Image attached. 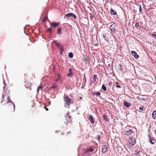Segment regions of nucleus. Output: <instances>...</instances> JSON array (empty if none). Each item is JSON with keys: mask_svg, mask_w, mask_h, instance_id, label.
I'll list each match as a JSON object with an SVG mask.
<instances>
[{"mask_svg": "<svg viewBox=\"0 0 156 156\" xmlns=\"http://www.w3.org/2000/svg\"><path fill=\"white\" fill-rule=\"evenodd\" d=\"M57 34H58L60 35L62 34V30L61 27H59L58 28V31L57 32Z\"/></svg>", "mask_w": 156, "mask_h": 156, "instance_id": "aec40b11", "label": "nucleus"}, {"mask_svg": "<svg viewBox=\"0 0 156 156\" xmlns=\"http://www.w3.org/2000/svg\"><path fill=\"white\" fill-rule=\"evenodd\" d=\"M116 25L115 23H113L110 26V30L112 32H115L116 29L115 28Z\"/></svg>", "mask_w": 156, "mask_h": 156, "instance_id": "6e6552de", "label": "nucleus"}, {"mask_svg": "<svg viewBox=\"0 0 156 156\" xmlns=\"http://www.w3.org/2000/svg\"><path fill=\"white\" fill-rule=\"evenodd\" d=\"M94 94L96 95L97 96H100L101 95V93L99 92H98Z\"/></svg>", "mask_w": 156, "mask_h": 156, "instance_id": "bb28decb", "label": "nucleus"}, {"mask_svg": "<svg viewBox=\"0 0 156 156\" xmlns=\"http://www.w3.org/2000/svg\"><path fill=\"white\" fill-rule=\"evenodd\" d=\"M152 116L154 119H156V111H154L152 114Z\"/></svg>", "mask_w": 156, "mask_h": 156, "instance_id": "dca6fc26", "label": "nucleus"}, {"mask_svg": "<svg viewBox=\"0 0 156 156\" xmlns=\"http://www.w3.org/2000/svg\"><path fill=\"white\" fill-rule=\"evenodd\" d=\"M133 132V131L131 129H129L128 131L125 132L124 134L125 136H128L132 134Z\"/></svg>", "mask_w": 156, "mask_h": 156, "instance_id": "1a4fd4ad", "label": "nucleus"}, {"mask_svg": "<svg viewBox=\"0 0 156 156\" xmlns=\"http://www.w3.org/2000/svg\"><path fill=\"white\" fill-rule=\"evenodd\" d=\"M151 139L152 140L154 141L155 142V140H154V138L153 137H152V138L151 137Z\"/></svg>", "mask_w": 156, "mask_h": 156, "instance_id": "58836bf2", "label": "nucleus"}, {"mask_svg": "<svg viewBox=\"0 0 156 156\" xmlns=\"http://www.w3.org/2000/svg\"><path fill=\"white\" fill-rule=\"evenodd\" d=\"M112 84V83L111 82H110V83H109V84H108V85L109 86H110Z\"/></svg>", "mask_w": 156, "mask_h": 156, "instance_id": "a19ab883", "label": "nucleus"}, {"mask_svg": "<svg viewBox=\"0 0 156 156\" xmlns=\"http://www.w3.org/2000/svg\"><path fill=\"white\" fill-rule=\"evenodd\" d=\"M97 78V75L96 74H94L93 76L94 80L95 81L96 80Z\"/></svg>", "mask_w": 156, "mask_h": 156, "instance_id": "cd10ccee", "label": "nucleus"}, {"mask_svg": "<svg viewBox=\"0 0 156 156\" xmlns=\"http://www.w3.org/2000/svg\"><path fill=\"white\" fill-rule=\"evenodd\" d=\"M89 120H90V122L92 124H94V121L93 118V116L91 115H90L89 116Z\"/></svg>", "mask_w": 156, "mask_h": 156, "instance_id": "ddd939ff", "label": "nucleus"}, {"mask_svg": "<svg viewBox=\"0 0 156 156\" xmlns=\"http://www.w3.org/2000/svg\"><path fill=\"white\" fill-rule=\"evenodd\" d=\"M131 52L132 55L136 59H137L139 57V55L137 54L136 52L134 51H131Z\"/></svg>", "mask_w": 156, "mask_h": 156, "instance_id": "9d476101", "label": "nucleus"}, {"mask_svg": "<svg viewBox=\"0 0 156 156\" xmlns=\"http://www.w3.org/2000/svg\"><path fill=\"white\" fill-rule=\"evenodd\" d=\"M154 133H155L156 135V129H155V130H154Z\"/></svg>", "mask_w": 156, "mask_h": 156, "instance_id": "79ce46f5", "label": "nucleus"}, {"mask_svg": "<svg viewBox=\"0 0 156 156\" xmlns=\"http://www.w3.org/2000/svg\"><path fill=\"white\" fill-rule=\"evenodd\" d=\"M139 11L140 12H141L142 10L141 9V6L140 5H139Z\"/></svg>", "mask_w": 156, "mask_h": 156, "instance_id": "473e14b6", "label": "nucleus"}, {"mask_svg": "<svg viewBox=\"0 0 156 156\" xmlns=\"http://www.w3.org/2000/svg\"><path fill=\"white\" fill-rule=\"evenodd\" d=\"M66 119L67 121L66 122V124L69 122H71L72 121L71 116L69 115L68 113H67L65 116Z\"/></svg>", "mask_w": 156, "mask_h": 156, "instance_id": "39448f33", "label": "nucleus"}, {"mask_svg": "<svg viewBox=\"0 0 156 156\" xmlns=\"http://www.w3.org/2000/svg\"><path fill=\"white\" fill-rule=\"evenodd\" d=\"M89 152H92L94 151V149L92 148H90L88 149Z\"/></svg>", "mask_w": 156, "mask_h": 156, "instance_id": "7c9ffc66", "label": "nucleus"}, {"mask_svg": "<svg viewBox=\"0 0 156 156\" xmlns=\"http://www.w3.org/2000/svg\"><path fill=\"white\" fill-rule=\"evenodd\" d=\"M148 136V137H149V142L151 144H154V142H153L152 140H151V137H150L149 136Z\"/></svg>", "mask_w": 156, "mask_h": 156, "instance_id": "412c9836", "label": "nucleus"}, {"mask_svg": "<svg viewBox=\"0 0 156 156\" xmlns=\"http://www.w3.org/2000/svg\"><path fill=\"white\" fill-rule=\"evenodd\" d=\"M52 43L55 44V45L58 47L60 50V54H62L63 51V48L62 44H59L58 42L54 41Z\"/></svg>", "mask_w": 156, "mask_h": 156, "instance_id": "7ed1b4c3", "label": "nucleus"}, {"mask_svg": "<svg viewBox=\"0 0 156 156\" xmlns=\"http://www.w3.org/2000/svg\"><path fill=\"white\" fill-rule=\"evenodd\" d=\"M47 31L51 33L52 31V30L51 28H49V29L47 30Z\"/></svg>", "mask_w": 156, "mask_h": 156, "instance_id": "2f4dec72", "label": "nucleus"}, {"mask_svg": "<svg viewBox=\"0 0 156 156\" xmlns=\"http://www.w3.org/2000/svg\"><path fill=\"white\" fill-rule=\"evenodd\" d=\"M137 98L139 100H140L144 101L145 100V99L144 98L142 97H139V96Z\"/></svg>", "mask_w": 156, "mask_h": 156, "instance_id": "393cba45", "label": "nucleus"}, {"mask_svg": "<svg viewBox=\"0 0 156 156\" xmlns=\"http://www.w3.org/2000/svg\"><path fill=\"white\" fill-rule=\"evenodd\" d=\"M102 117L106 121H108V119L107 115L105 114H104L103 116Z\"/></svg>", "mask_w": 156, "mask_h": 156, "instance_id": "f3484780", "label": "nucleus"}, {"mask_svg": "<svg viewBox=\"0 0 156 156\" xmlns=\"http://www.w3.org/2000/svg\"><path fill=\"white\" fill-rule=\"evenodd\" d=\"M103 37H104V39H105L106 38L105 37V35H104Z\"/></svg>", "mask_w": 156, "mask_h": 156, "instance_id": "c03bdc74", "label": "nucleus"}, {"mask_svg": "<svg viewBox=\"0 0 156 156\" xmlns=\"http://www.w3.org/2000/svg\"><path fill=\"white\" fill-rule=\"evenodd\" d=\"M101 88L103 89V90L105 91H106V87L105 86V85L104 84L102 85V86Z\"/></svg>", "mask_w": 156, "mask_h": 156, "instance_id": "4be33fe9", "label": "nucleus"}, {"mask_svg": "<svg viewBox=\"0 0 156 156\" xmlns=\"http://www.w3.org/2000/svg\"><path fill=\"white\" fill-rule=\"evenodd\" d=\"M46 19V18L45 17H44V19H43L42 20V21L43 22H44V20Z\"/></svg>", "mask_w": 156, "mask_h": 156, "instance_id": "4c0bfd02", "label": "nucleus"}, {"mask_svg": "<svg viewBox=\"0 0 156 156\" xmlns=\"http://www.w3.org/2000/svg\"><path fill=\"white\" fill-rule=\"evenodd\" d=\"M89 152V151L88 149H86V150H85V153H88Z\"/></svg>", "mask_w": 156, "mask_h": 156, "instance_id": "c9c22d12", "label": "nucleus"}, {"mask_svg": "<svg viewBox=\"0 0 156 156\" xmlns=\"http://www.w3.org/2000/svg\"><path fill=\"white\" fill-rule=\"evenodd\" d=\"M139 109L140 110H141V111H144V107L143 106L142 107H140L139 108Z\"/></svg>", "mask_w": 156, "mask_h": 156, "instance_id": "c85d7f7f", "label": "nucleus"}, {"mask_svg": "<svg viewBox=\"0 0 156 156\" xmlns=\"http://www.w3.org/2000/svg\"><path fill=\"white\" fill-rule=\"evenodd\" d=\"M42 88V87L41 86H39L38 87L37 89V92H39L40 90Z\"/></svg>", "mask_w": 156, "mask_h": 156, "instance_id": "a878e982", "label": "nucleus"}, {"mask_svg": "<svg viewBox=\"0 0 156 156\" xmlns=\"http://www.w3.org/2000/svg\"><path fill=\"white\" fill-rule=\"evenodd\" d=\"M151 35L153 37H156V34H152Z\"/></svg>", "mask_w": 156, "mask_h": 156, "instance_id": "e433bc0d", "label": "nucleus"}, {"mask_svg": "<svg viewBox=\"0 0 156 156\" xmlns=\"http://www.w3.org/2000/svg\"><path fill=\"white\" fill-rule=\"evenodd\" d=\"M103 0V1H105V0Z\"/></svg>", "mask_w": 156, "mask_h": 156, "instance_id": "49530a36", "label": "nucleus"}, {"mask_svg": "<svg viewBox=\"0 0 156 156\" xmlns=\"http://www.w3.org/2000/svg\"><path fill=\"white\" fill-rule=\"evenodd\" d=\"M139 151L136 150L134 151L133 154L135 155H137L139 153Z\"/></svg>", "mask_w": 156, "mask_h": 156, "instance_id": "5701e85b", "label": "nucleus"}, {"mask_svg": "<svg viewBox=\"0 0 156 156\" xmlns=\"http://www.w3.org/2000/svg\"><path fill=\"white\" fill-rule=\"evenodd\" d=\"M3 100H2V101L1 102V103H2V102H3Z\"/></svg>", "mask_w": 156, "mask_h": 156, "instance_id": "a18cd8bd", "label": "nucleus"}, {"mask_svg": "<svg viewBox=\"0 0 156 156\" xmlns=\"http://www.w3.org/2000/svg\"><path fill=\"white\" fill-rule=\"evenodd\" d=\"M44 108H45V109H46V111H48V108H46L45 106L44 107Z\"/></svg>", "mask_w": 156, "mask_h": 156, "instance_id": "ea45409f", "label": "nucleus"}, {"mask_svg": "<svg viewBox=\"0 0 156 156\" xmlns=\"http://www.w3.org/2000/svg\"><path fill=\"white\" fill-rule=\"evenodd\" d=\"M69 56L70 58H72L73 57V53L71 52H70L69 53Z\"/></svg>", "mask_w": 156, "mask_h": 156, "instance_id": "b1692460", "label": "nucleus"}, {"mask_svg": "<svg viewBox=\"0 0 156 156\" xmlns=\"http://www.w3.org/2000/svg\"><path fill=\"white\" fill-rule=\"evenodd\" d=\"M65 16L67 18H68L70 16L73 17L74 19H76V15L72 13H69L66 14Z\"/></svg>", "mask_w": 156, "mask_h": 156, "instance_id": "0eeeda50", "label": "nucleus"}, {"mask_svg": "<svg viewBox=\"0 0 156 156\" xmlns=\"http://www.w3.org/2000/svg\"><path fill=\"white\" fill-rule=\"evenodd\" d=\"M97 140L99 141H100V140H101V138H100V136L99 135H98V138H97Z\"/></svg>", "mask_w": 156, "mask_h": 156, "instance_id": "f704fd0d", "label": "nucleus"}, {"mask_svg": "<svg viewBox=\"0 0 156 156\" xmlns=\"http://www.w3.org/2000/svg\"><path fill=\"white\" fill-rule=\"evenodd\" d=\"M123 105L127 108H129L131 105V104L127 102L126 101H125L123 103Z\"/></svg>", "mask_w": 156, "mask_h": 156, "instance_id": "f8f14e48", "label": "nucleus"}, {"mask_svg": "<svg viewBox=\"0 0 156 156\" xmlns=\"http://www.w3.org/2000/svg\"><path fill=\"white\" fill-rule=\"evenodd\" d=\"M108 147L106 143H104L103 145L102 146L101 151L103 153H105L107 151Z\"/></svg>", "mask_w": 156, "mask_h": 156, "instance_id": "423d86ee", "label": "nucleus"}, {"mask_svg": "<svg viewBox=\"0 0 156 156\" xmlns=\"http://www.w3.org/2000/svg\"><path fill=\"white\" fill-rule=\"evenodd\" d=\"M83 61L84 62L87 63V58H85L83 59Z\"/></svg>", "mask_w": 156, "mask_h": 156, "instance_id": "c756f323", "label": "nucleus"}, {"mask_svg": "<svg viewBox=\"0 0 156 156\" xmlns=\"http://www.w3.org/2000/svg\"><path fill=\"white\" fill-rule=\"evenodd\" d=\"M69 73H67V76L68 77H70L71 75H73V73H72V70L71 69H69Z\"/></svg>", "mask_w": 156, "mask_h": 156, "instance_id": "4468645a", "label": "nucleus"}, {"mask_svg": "<svg viewBox=\"0 0 156 156\" xmlns=\"http://www.w3.org/2000/svg\"><path fill=\"white\" fill-rule=\"evenodd\" d=\"M79 98L80 99H82V98L81 97H80Z\"/></svg>", "mask_w": 156, "mask_h": 156, "instance_id": "37998d69", "label": "nucleus"}, {"mask_svg": "<svg viewBox=\"0 0 156 156\" xmlns=\"http://www.w3.org/2000/svg\"><path fill=\"white\" fill-rule=\"evenodd\" d=\"M110 12L113 15H115L116 14V11L113 10V9H111L110 10Z\"/></svg>", "mask_w": 156, "mask_h": 156, "instance_id": "2eb2a0df", "label": "nucleus"}, {"mask_svg": "<svg viewBox=\"0 0 156 156\" xmlns=\"http://www.w3.org/2000/svg\"><path fill=\"white\" fill-rule=\"evenodd\" d=\"M8 101L6 103L7 108L10 111H14L15 110V104L10 100L9 97L7 98Z\"/></svg>", "mask_w": 156, "mask_h": 156, "instance_id": "f257e3e1", "label": "nucleus"}, {"mask_svg": "<svg viewBox=\"0 0 156 156\" xmlns=\"http://www.w3.org/2000/svg\"><path fill=\"white\" fill-rule=\"evenodd\" d=\"M57 87V86L55 85H54L53 86H51V88H56V87Z\"/></svg>", "mask_w": 156, "mask_h": 156, "instance_id": "72a5a7b5", "label": "nucleus"}, {"mask_svg": "<svg viewBox=\"0 0 156 156\" xmlns=\"http://www.w3.org/2000/svg\"><path fill=\"white\" fill-rule=\"evenodd\" d=\"M128 142L132 145H134L136 143L135 138L131 136L129 137Z\"/></svg>", "mask_w": 156, "mask_h": 156, "instance_id": "20e7f679", "label": "nucleus"}, {"mask_svg": "<svg viewBox=\"0 0 156 156\" xmlns=\"http://www.w3.org/2000/svg\"><path fill=\"white\" fill-rule=\"evenodd\" d=\"M64 101L66 104L69 107L70 104H73V99L71 98L67 95L65 94L64 96Z\"/></svg>", "mask_w": 156, "mask_h": 156, "instance_id": "f03ea898", "label": "nucleus"}, {"mask_svg": "<svg viewBox=\"0 0 156 156\" xmlns=\"http://www.w3.org/2000/svg\"><path fill=\"white\" fill-rule=\"evenodd\" d=\"M60 23L59 22H58V23H54L52 22V24L51 26L54 27H58L59 25H60Z\"/></svg>", "mask_w": 156, "mask_h": 156, "instance_id": "9b49d317", "label": "nucleus"}, {"mask_svg": "<svg viewBox=\"0 0 156 156\" xmlns=\"http://www.w3.org/2000/svg\"><path fill=\"white\" fill-rule=\"evenodd\" d=\"M135 27L137 28V29L140 30L141 28V26L138 23H137L135 24Z\"/></svg>", "mask_w": 156, "mask_h": 156, "instance_id": "6ab92c4d", "label": "nucleus"}, {"mask_svg": "<svg viewBox=\"0 0 156 156\" xmlns=\"http://www.w3.org/2000/svg\"><path fill=\"white\" fill-rule=\"evenodd\" d=\"M119 83L118 82H116L115 84H114V86L115 87L117 88H121V87L119 85Z\"/></svg>", "mask_w": 156, "mask_h": 156, "instance_id": "a211bd4d", "label": "nucleus"}]
</instances>
